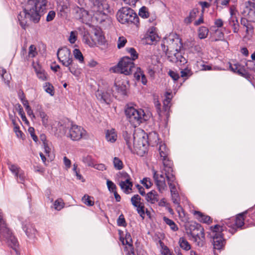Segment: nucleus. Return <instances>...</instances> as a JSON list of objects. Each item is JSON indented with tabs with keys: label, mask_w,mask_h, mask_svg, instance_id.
I'll return each mask as SVG.
<instances>
[{
	"label": "nucleus",
	"mask_w": 255,
	"mask_h": 255,
	"mask_svg": "<svg viewBox=\"0 0 255 255\" xmlns=\"http://www.w3.org/2000/svg\"><path fill=\"white\" fill-rule=\"evenodd\" d=\"M47 0H28L27 4L17 15V19L21 27L25 30L28 26L27 19L38 23L41 17L45 13Z\"/></svg>",
	"instance_id": "obj_1"
},
{
	"label": "nucleus",
	"mask_w": 255,
	"mask_h": 255,
	"mask_svg": "<svg viewBox=\"0 0 255 255\" xmlns=\"http://www.w3.org/2000/svg\"><path fill=\"white\" fill-rule=\"evenodd\" d=\"M127 51L130 54L131 58L125 56L121 58L118 64L111 68V71L114 73H119L128 75L132 73L135 69V64L133 61L138 57V54L133 47L127 48Z\"/></svg>",
	"instance_id": "obj_2"
},
{
	"label": "nucleus",
	"mask_w": 255,
	"mask_h": 255,
	"mask_svg": "<svg viewBox=\"0 0 255 255\" xmlns=\"http://www.w3.org/2000/svg\"><path fill=\"white\" fill-rule=\"evenodd\" d=\"M0 240L6 242L8 245L10 246L15 252L17 255H20L18 250V243L17 239L13 235L11 231L7 227L5 221L3 219L2 214L0 210Z\"/></svg>",
	"instance_id": "obj_3"
},
{
	"label": "nucleus",
	"mask_w": 255,
	"mask_h": 255,
	"mask_svg": "<svg viewBox=\"0 0 255 255\" xmlns=\"http://www.w3.org/2000/svg\"><path fill=\"white\" fill-rule=\"evenodd\" d=\"M117 19L122 24H133L136 26L139 25L138 16L134 11L128 7H123L117 12Z\"/></svg>",
	"instance_id": "obj_4"
},
{
	"label": "nucleus",
	"mask_w": 255,
	"mask_h": 255,
	"mask_svg": "<svg viewBox=\"0 0 255 255\" xmlns=\"http://www.w3.org/2000/svg\"><path fill=\"white\" fill-rule=\"evenodd\" d=\"M210 229L212 232V238L214 249L221 251L224 248L226 243L223 233L226 229V227L224 225H216L210 227Z\"/></svg>",
	"instance_id": "obj_5"
},
{
	"label": "nucleus",
	"mask_w": 255,
	"mask_h": 255,
	"mask_svg": "<svg viewBox=\"0 0 255 255\" xmlns=\"http://www.w3.org/2000/svg\"><path fill=\"white\" fill-rule=\"evenodd\" d=\"M125 114L129 122L135 128L145 121V114L141 109H136L132 107H128L125 110Z\"/></svg>",
	"instance_id": "obj_6"
},
{
	"label": "nucleus",
	"mask_w": 255,
	"mask_h": 255,
	"mask_svg": "<svg viewBox=\"0 0 255 255\" xmlns=\"http://www.w3.org/2000/svg\"><path fill=\"white\" fill-rule=\"evenodd\" d=\"M248 213V211H246L238 214L235 218L232 217L226 219L224 221L225 224L230 228L229 230L230 233L233 235L239 229H243V227L245 225V220Z\"/></svg>",
	"instance_id": "obj_7"
},
{
	"label": "nucleus",
	"mask_w": 255,
	"mask_h": 255,
	"mask_svg": "<svg viewBox=\"0 0 255 255\" xmlns=\"http://www.w3.org/2000/svg\"><path fill=\"white\" fill-rule=\"evenodd\" d=\"M189 233L198 247H203L205 244L204 229L196 222L191 224L189 227Z\"/></svg>",
	"instance_id": "obj_8"
},
{
	"label": "nucleus",
	"mask_w": 255,
	"mask_h": 255,
	"mask_svg": "<svg viewBox=\"0 0 255 255\" xmlns=\"http://www.w3.org/2000/svg\"><path fill=\"white\" fill-rule=\"evenodd\" d=\"M59 61L64 66H68L72 64L73 58L70 50L64 47L59 48L57 52Z\"/></svg>",
	"instance_id": "obj_9"
},
{
	"label": "nucleus",
	"mask_w": 255,
	"mask_h": 255,
	"mask_svg": "<svg viewBox=\"0 0 255 255\" xmlns=\"http://www.w3.org/2000/svg\"><path fill=\"white\" fill-rule=\"evenodd\" d=\"M165 42L168 45L170 50H175V51L180 50L182 47L181 39L179 38V35L176 33H170V34L165 37Z\"/></svg>",
	"instance_id": "obj_10"
},
{
	"label": "nucleus",
	"mask_w": 255,
	"mask_h": 255,
	"mask_svg": "<svg viewBox=\"0 0 255 255\" xmlns=\"http://www.w3.org/2000/svg\"><path fill=\"white\" fill-rule=\"evenodd\" d=\"M96 96L102 104L110 105L112 102V90L111 89H99L96 92Z\"/></svg>",
	"instance_id": "obj_11"
},
{
	"label": "nucleus",
	"mask_w": 255,
	"mask_h": 255,
	"mask_svg": "<svg viewBox=\"0 0 255 255\" xmlns=\"http://www.w3.org/2000/svg\"><path fill=\"white\" fill-rule=\"evenodd\" d=\"M74 17L80 22L87 24L90 20L89 12L82 7L76 6L73 8Z\"/></svg>",
	"instance_id": "obj_12"
},
{
	"label": "nucleus",
	"mask_w": 255,
	"mask_h": 255,
	"mask_svg": "<svg viewBox=\"0 0 255 255\" xmlns=\"http://www.w3.org/2000/svg\"><path fill=\"white\" fill-rule=\"evenodd\" d=\"M86 131L81 127L73 125L69 132V136L73 140H78L83 137Z\"/></svg>",
	"instance_id": "obj_13"
},
{
	"label": "nucleus",
	"mask_w": 255,
	"mask_h": 255,
	"mask_svg": "<svg viewBox=\"0 0 255 255\" xmlns=\"http://www.w3.org/2000/svg\"><path fill=\"white\" fill-rule=\"evenodd\" d=\"M141 198L138 194L134 195L130 199V201L132 205L136 207L137 213L139 214L140 216L144 219L145 212L144 206L143 203L141 202Z\"/></svg>",
	"instance_id": "obj_14"
},
{
	"label": "nucleus",
	"mask_w": 255,
	"mask_h": 255,
	"mask_svg": "<svg viewBox=\"0 0 255 255\" xmlns=\"http://www.w3.org/2000/svg\"><path fill=\"white\" fill-rule=\"evenodd\" d=\"M121 174V178L125 179V181H122L119 185L121 189L124 190L125 193H128L129 190H132L133 183L130 181L131 178L128 173L126 172H122Z\"/></svg>",
	"instance_id": "obj_15"
},
{
	"label": "nucleus",
	"mask_w": 255,
	"mask_h": 255,
	"mask_svg": "<svg viewBox=\"0 0 255 255\" xmlns=\"http://www.w3.org/2000/svg\"><path fill=\"white\" fill-rule=\"evenodd\" d=\"M21 225L22 230L28 238L33 239L35 237L37 231L32 224L26 220L21 222Z\"/></svg>",
	"instance_id": "obj_16"
},
{
	"label": "nucleus",
	"mask_w": 255,
	"mask_h": 255,
	"mask_svg": "<svg viewBox=\"0 0 255 255\" xmlns=\"http://www.w3.org/2000/svg\"><path fill=\"white\" fill-rule=\"evenodd\" d=\"M153 179L155 182L156 185L160 192L166 187L165 178L163 174H159L155 170L153 171Z\"/></svg>",
	"instance_id": "obj_17"
},
{
	"label": "nucleus",
	"mask_w": 255,
	"mask_h": 255,
	"mask_svg": "<svg viewBox=\"0 0 255 255\" xmlns=\"http://www.w3.org/2000/svg\"><path fill=\"white\" fill-rule=\"evenodd\" d=\"M246 4L249 20L250 22H255V2L249 0L246 2Z\"/></svg>",
	"instance_id": "obj_18"
},
{
	"label": "nucleus",
	"mask_w": 255,
	"mask_h": 255,
	"mask_svg": "<svg viewBox=\"0 0 255 255\" xmlns=\"http://www.w3.org/2000/svg\"><path fill=\"white\" fill-rule=\"evenodd\" d=\"M96 10L100 12L108 10L109 5L105 0H90Z\"/></svg>",
	"instance_id": "obj_19"
},
{
	"label": "nucleus",
	"mask_w": 255,
	"mask_h": 255,
	"mask_svg": "<svg viewBox=\"0 0 255 255\" xmlns=\"http://www.w3.org/2000/svg\"><path fill=\"white\" fill-rule=\"evenodd\" d=\"M193 214L196 216V219L200 222L207 224H210L212 222V219L209 216L206 215L200 211H194Z\"/></svg>",
	"instance_id": "obj_20"
},
{
	"label": "nucleus",
	"mask_w": 255,
	"mask_h": 255,
	"mask_svg": "<svg viewBox=\"0 0 255 255\" xmlns=\"http://www.w3.org/2000/svg\"><path fill=\"white\" fill-rule=\"evenodd\" d=\"M162 160L164 167L165 174L168 175L173 174L174 171L172 168L173 162L169 159L168 155L167 157L162 158Z\"/></svg>",
	"instance_id": "obj_21"
},
{
	"label": "nucleus",
	"mask_w": 255,
	"mask_h": 255,
	"mask_svg": "<svg viewBox=\"0 0 255 255\" xmlns=\"http://www.w3.org/2000/svg\"><path fill=\"white\" fill-rule=\"evenodd\" d=\"M231 17L229 19V25L233 27L234 33H237L239 30V24L237 18L233 15V11L230 9Z\"/></svg>",
	"instance_id": "obj_22"
},
{
	"label": "nucleus",
	"mask_w": 255,
	"mask_h": 255,
	"mask_svg": "<svg viewBox=\"0 0 255 255\" xmlns=\"http://www.w3.org/2000/svg\"><path fill=\"white\" fill-rule=\"evenodd\" d=\"M145 200L151 204H155L158 201V194L157 192L152 190L145 195Z\"/></svg>",
	"instance_id": "obj_23"
},
{
	"label": "nucleus",
	"mask_w": 255,
	"mask_h": 255,
	"mask_svg": "<svg viewBox=\"0 0 255 255\" xmlns=\"http://www.w3.org/2000/svg\"><path fill=\"white\" fill-rule=\"evenodd\" d=\"M180 51V50L175 51V50H170L169 52L166 53L167 60L172 63H175L178 62L177 59L181 53Z\"/></svg>",
	"instance_id": "obj_24"
},
{
	"label": "nucleus",
	"mask_w": 255,
	"mask_h": 255,
	"mask_svg": "<svg viewBox=\"0 0 255 255\" xmlns=\"http://www.w3.org/2000/svg\"><path fill=\"white\" fill-rule=\"evenodd\" d=\"M199 13V9L198 8H194L190 11L189 15L184 18V22L187 25L190 24L195 19Z\"/></svg>",
	"instance_id": "obj_25"
},
{
	"label": "nucleus",
	"mask_w": 255,
	"mask_h": 255,
	"mask_svg": "<svg viewBox=\"0 0 255 255\" xmlns=\"http://www.w3.org/2000/svg\"><path fill=\"white\" fill-rule=\"evenodd\" d=\"M82 40L85 43L88 44L90 47H93L95 44V41L87 30H85L84 29V31L82 32Z\"/></svg>",
	"instance_id": "obj_26"
},
{
	"label": "nucleus",
	"mask_w": 255,
	"mask_h": 255,
	"mask_svg": "<svg viewBox=\"0 0 255 255\" xmlns=\"http://www.w3.org/2000/svg\"><path fill=\"white\" fill-rule=\"evenodd\" d=\"M114 86L118 94L124 96L127 95V86L124 82H115Z\"/></svg>",
	"instance_id": "obj_27"
},
{
	"label": "nucleus",
	"mask_w": 255,
	"mask_h": 255,
	"mask_svg": "<svg viewBox=\"0 0 255 255\" xmlns=\"http://www.w3.org/2000/svg\"><path fill=\"white\" fill-rule=\"evenodd\" d=\"M165 176L167 178L168 184L170 189V192H172L176 191V186L175 184L174 183V182L175 181L176 179L174 173L168 175H165Z\"/></svg>",
	"instance_id": "obj_28"
},
{
	"label": "nucleus",
	"mask_w": 255,
	"mask_h": 255,
	"mask_svg": "<svg viewBox=\"0 0 255 255\" xmlns=\"http://www.w3.org/2000/svg\"><path fill=\"white\" fill-rule=\"evenodd\" d=\"M123 136L126 141L128 148L130 150H132V142L131 133H128L127 131H123Z\"/></svg>",
	"instance_id": "obj_29"
},
{
	"label": "nucleus",
	"mask_w": 255,
	"mask_h": 255,
	"mask_svg": "<svg viewBox=\"0 0 255 255\" xmlns=\"http://www.w3.org/2000/svg\"><path fill=\"white\" fill-rule=\"evenodd\" d=\"M120 240L124 245L126 244L128 245L129 247H132L133 246L132 240L130 234L128 232L126 233L125 238L120 237Z\"/></svg>",
	"instance_id": "obj_30"
},
{
	"label": "nucleus",
	"mask_w": 255,
	"mask_h": 255,
	"mask_svg": "<svg viewBox=\"0 0 255 255\" xmlns=\"http://www.w3.org/2000/svg\"><path fill=\"white\" fill-rule=\"evenodd\" d=\"M209 33V29L206 26H201L198 29V37L200 39H205L206 38Z\"/></svg>",
	"instance_id": "obj_31"
},
{
	"label": "nucleus",
	"mask_w": 255,
	"mask_h": 255,
	"mask_svg": "<svg viewBox=\"0 0 255 255\" xmlns=\"http://www.w3.org/2000/svg\"><path fill=\"white\" fill-rule=\"evenodd\" d=\"M117 134L114 129L107 130L106 134V138L108 141L114 142L117 140Z\"/></svg>",
	"instance_id": "obj_32"
},
{
	"label": "nucleus",
	"mask_w": 255,
	"mask_h": 255,
	"mask_svg": "<svg viewBox=\"0 0 255 255\" xmlns=\"http://www.w3.org/2000/svg\"><path fill=\"white\" fill-rule=\"evenodd\" d=\"M44 91L50 94V96H53L54 95V88L52 84L49 82H45L43 86Z\"/></svg>",
	"instance_id": "obj_33"
},
{
	"label": "nucleus",
	"mask_w": 255,
	"mask_h": 255,
	"mask_svg": "<svg viewBox=\"0 0 255 255\" xmlns=\"http://www.w3.org/2000/svg\"><path fill=\"white\" fill-rule=\"evenodd\" d=\"M16 109L17 110V111L18 112V114L21 117V118L22 120L24 122V123L26 125L28 126L29 125V122L27 120V119H26V116L25 115V113H24V112L23 111V108H22V107H21V106L19 104H18L17 105Z\"/></svg>",
	"instance_id": "obj_34"
},
{
	"label": "nucleus",
	"mask_w": 255,
	"mask_h": 255,
	"mask_svg": "<svg viewBox=\"0 0 255 255\" xmlns=\"http://www.w3.org/2000/svg\"><path fill=\"white\" fill-rule=\"evenodd\" d=\"M238 74L246 78L251 82L252 81V75L244 68V67H243V69L238 70Z\"/></svg>",
	"instance_id": "obj_35"
},
{
	"label": "nucleus",
	"mask_w": 255,
	"mask_h": 255,
	"mask_svg": "<svg viewBox=\"0 0 255 255\" xmlns=\"http://www.w3.org/2000/svg\"><path fill=\"white\" fill-rule=\"evenodd\" d=\"M138 15L144 19L149 17L150 14L148 8L145 6H142L139 10Z\"/></svg>",
	"instance_id": "obj_36"
},
{
	"label": "nucleus",
	"mask_w": 255,
	"mask_h": 255,
	"mask_svg": "<svg viewBox=\"0 0 255 255\" xmlns=\"http://www.w3.org/2000/svg\"><path fill=\"white\" fill-rule=\"evenodd\" d=\"M179 244L180 248L185 251H188L191 249V246L188 242L183 237L179 239Z\"/></svg>",
	"instance_id": "obj_37"
},
{
	"label": "nucleus",
	"mask_w": 255,
	"mask_h": 255,
	"mask_svg": "<svg viewBox=\"0 0 255 255\" xmlns=\"http://www.w3.org/2000/svg\"><path fill=\"white\" fill-rule=\"evenodd\" d=\"M35 70L36 75L39 79L42 81H46L48 80L47 74L44 70L41 69H37L35 68Z\"/></svg>",
	"instance_id": "obj_38"
},
{
	"label": "nucleus",
	"mask_w": 255,
	"mask_h": 255,
	"mask_svg": "<svg viewBox=\"0 0 255 255\" xmlns=\"http://www.w3.org/2000/svg\"><path fill=\"white\" fill-rule=\"evenodd\" d=\"M163 220L164 222L168 225L170 226V229L173 231H176L178 230V228L174 222L168 218L166 217H164L163 218Z\"/></svg>",
	"instance_id": "obj_39"
},
{
	"label": "nucleus",
	"mask_w": 255,
	"mask_h": 255,
	"mask_svg": "<svg viewBox=\"0 0 255 255\" xmlns=\"http://www.w3.org/2000/svg\"><path fill=\"white\" fill-rule=\"evenodd\" d=\"M158 150L161 158L167 157L168 154V149L166 148L164 143L160 145Z\"/></svg>",
	"instance_id": "obj_40"
},
{
	"label": "nucleus",
	"mask_w": 255,
	"mask_h": 255,
	"mask_svg": "<svg viewBox=\"0 0 255 255\" xmlns=\"http://www.w3.org/2000/svg\"><path fill=\"white\" fill-rule=\"evenodd\" d=\"M249 19L242 17L241 19V24L246 28V32L249 33V31L253 29L252 25L249 23Z\"/></svg>",
	"instance_id": "obj_41"
},
{
	"label": "nucleus",
	"mask_w": 255,
	"mask_h": 255,
	"mask_svg": "<svg viewBox=\"0 0 255 255\" xmlns=\"http://www.w3.org/2000/svg\"><path fill=\"white\" fill-rule=\"evenodd\" d=\"M73 55L74 57L79 60V61L82 63L84 62V56L81 52V51L79 49H74L73 50Z\"/></svg>",
	"instance_id": "obj_42"
},
{
	"label": "nucleus",
	"mask_w": 255,
	"mask_h": 255,
	"mask_svg": "<svg viewBox=\"0 0 255 255\" xmlns=\"http://www.w3.org/2000/svg\"><path fill=\"white\" fill-rule=\"evenodd\" d=\"M171 194L173 203L180 207V198L177 191L171 192Z\"/></svg>",
	"instance_id": "obj_43"
},
{
	"label": "nucleus",
	"mask_w": 255,
	"mask_h": 255,
	"mask_svg": "<svg viewBox=\"0 0 255 255\" xmlns=\"http://www.w3.org/2000/svg\"><path fill=\"white\" fill-rule=\"evenodd\" d=\"M113 164L114 167L117 170H121L124 167L123 161L117 157H114Z\"/></svg>",
	"instance_id": "obj_44"
},
{
	"label": "nucleus",
	"mask_w": 255,
	"mask_h": 255,
	"mask_svg": "<svg viewBox=\"0 0 255 255\" xmlns=\"http://www.w3.org/2000/svg\"><path fill=\"white\" fill-rule=\"evenodd\" d=\"M7 165L9 169L14 175L17 174V172L21 169L17 165L12 164L10 162H7Z\"/></svg>",
	"instance_id": "obj_45"
},
{
	"label": "nucleus",
	"mask_w": 255,
	"mask_h": 255,
	"mask_svg": "<svg viewBox=\"0 0 255 255\" xmlns=\"http://www.w3.org/2000/svg\"><path fill=\"white\" fill-rule=\"evenodd\" d=\"M91 198H93L89 195H85L82 199V202L88 206H92L94 204V202L91 199Z\"/></svg>",
	"instance_id": "obj_46"
},
{
	"label": "nucleus",
	"mask_w": 255,
	"mask_h": 255,
	"mask_svg": "<svg viewBox=\"0 0 255 255\" xmlns=\"http://www.w3.org/2000/svg\"><path fill=\"white\" fill-rule=\"evenodd\" d=\"M15 177L17 178V181L19 183H23V182L25 180V175L24 171L20 169L18 172L17 174H15Z\"/></svg>",
	"instance_id": "obj_47"
},
{
	"label": "nucleus",
	"mask_w": 255,
	"mask_h": 255,
	"mask_svg": "<svg viewBox=\"0 0 255 255\" xmlns=\"http://www.w3.org/2000/svg\"><path fill=\"white\" fill-rule=\"evenodd\" d=\"M229 64L230 69L234 73H236L237 74L238 70L243 69V68L244 67V66H241V65L239 63L235 64L233 65L231 63H229Z\"/></svg>",
	"instance_id": "obj_48"
},
{
	"label": "nucleus",
	"mask_w": 255,
	"mask_h": 255,
	"mask_svg": "<svg viewBox=\"0 0 255 255\" xmlns=\"http://www.w3.org/2000/svg\"><path fill=\"white\" fill-rule=\"evenodd\" d=\"M64 203L61 198L56 200L54 204V208L56 210L59 211L64 207Z\"/></svg>",
	"instance_id": "obj_49"
},
{
	"label": "nucleus",
	"mask_w": 255,
	"mask_h": 255,
	"mask_svg": "<svg viewBox=\"0 0 255 255\" xmlns=\"http://www.w3.org/2000/svg\"><path fill=\"white\" fill-rule=\"evenodd\" d=\"M83 161L84 163L89 166L93 167L94 166V160L92 156L90 155H87L86 156L83 157Z\"/></svg>",
	"instance_id": "obj_50"
},
{
	"label": "nucleus",
	"mask_w": 255,
	"mask_h": 255,
	"mask_svg": "<svg viewBox=\"0 0 255 255\" xmlns=\"http://www.w3.org/2000/svg\"><path fill=\"white\" fill-rule=\"evenodd\" d=\"M140 182L146 189L150 188L153 185L150 178L147 177L143 178V179L140 181Z\"/></svg>",
	"instance_id": "obj_51"
},
{
	"label": "nucleus",
	"mask_w": 255,
	"mask_h": 255,
	"mask_svg": "<svg viewBox=\"0 0 255 255\" xmlns=\"http://www.w3.org/2000/svg\"><path fill=\"white\" fill-rule=\"evenodd\" d=\"M132 73H133L134 78L137 80H139L140 79V77H141V74L143 73V72L141 71L140 68L135 67V69H133V70L131 74ZM129 75H130V74Z\"/></svg>",
	"instance_id": "obj_52"
},
{
	"label": "nucleus",
	"mask_w": 255,
	"mask_h": 255,
	"mask_svg": "<svg viewBox=\"0 0 255 255\" xmlns=\"http://www.w3.org/2000/svg\"><path fill=\"white\" fill-rule=\"evenodd\" d=\"M117 225L118 226L121 227H126L127 224L126 222V220L125 219L124 216L123 214L120 215L117 220Z\"/></svg>",
	"instance_id": "obj_53"
},
{
	"label": "nucleus",
	"mask_w": 255,
	"mask_h": 255,
	"mask_svg": "<svg viewBox=\"0 0 255 255\" xmlns=\"http://www.w3.org/2000/svg\"><path fill=\"white\" fill-rule=\"evenodd\" d=\"M69 7L66 4H63L58 7V10L61 16H64L68 11Z\"/></svg>",
	"instance_id": "obj_54"
},
{
	"label": "nucleus",
	"mask_w": 255,
	"mask_h": 255,
	"mask_svg": "<svg viewBox=\"0 0 255 255\" xmlns=\"http://www.w3.org/2000/svg\"><path fill=\"white\" fill-rule=\"evenodd\" d=\"M107 185L109 190L111 192L116 191L117 186L112 181L108 179L107 180Z\"/></svg>",
	"instance_id": "obj_55"
},
{
	"label": "nucleus",
	"mask_w": 255,
	"mask_h": 255,
	"mask_svg": "<svg viewBox=\"0 0 255 255\" xmlns=\"http://www.w3.org/2000/svg\"><path fill=\"white\" fill-rule=\"evenodd\" d=\"M170 96H171V93H166V99L163 101L164 108L165 111L170 107V106H168L171 102V98L169 97Z\"/></svg>",
	"instance_id": "obj_56"
},
{
	"label": "nucleus",
	"mask_w": 255,
	"mask_h": 255,
	"mask_svg": "<svg viewBox=\"0 0 255 255\" xmlns=\"http://www.w3.org/2000/svg\"><path fill=\"white\" fill-rule=\"evenodd\" d=\"M215 41L223 40L224 38V33L221 30L217 29L215 30Z\"/></svg>",
	"instance_id": "obj_57"
},
{
	"label": "nucleus",
	"mask_w": 255,
	"mask_h": 255,
	"mask_svg": "<svg viewBox=\"0 0 255 255\" xmlns=\"http://www.w3.org/2000/svg\"><path fill=\"white\" fill-rule=\"evenodd\" d=\"M127 40L126 38L124 36H120L118 41V48L121 49L124 47L127 43Z\"/></svg>",
	"instance_id": "obj_58"
},
{
	"label": "nucleus",
	"mask_w": 255,
	"mask_h": 255,
	"mask_svg": "<svg viewBox=\"0 0 255 255\" xmlns=\"http://www.w3.org/2000/svg\"><path fill=\"white\" fill-rule=\"evenodd\" d=\"M192 75V72L191 69L186 68L181 71V76L183 78L186 77L188 78Z\"/></svg>",
	"instance_id": "obj_59"
},
{
	"label": "nucleus",
	"mask_w": 255,
	"mask_h": 255,
	"mask_svg": "<svg viewBox=\"0 0 255 255\" xmlns=\"http://www.w3.org/2000/svg\"><path fill=\"white\" fill-rule=\"evenodd\" d=\"M41 119L42 123L43 126L47 127L48 125V116L46 113L41 114L39 116Z\"/></svg>",
	"instance_id": "obj_60"
},
{
	"label": "nucleus",
	"mask_w": 255,
	"mask_h": 255,
	"mask_svg": "<svg viewBox=\"0 0 255 255\" xmlns=\"http://www.w3.org/2000/svg\"><path fill=\"white\" fill-rule=\"evenodd\" d=\"M28 131L31 135V137L32 138L33 140L37 142L38 140V138L36 135L35 134V129L33 127H29L28 129Z\"/></svg>",
	"instance_id": "obj_61"
},
{
	"label": "nucleus",
	"mask_w": 255,
	"mask_h": 255,
	"mask_svg": "<svg viewBox=\"0 0 255 255\" xmlns=\"http://www.w3.org/2000/svg\"><path fill=\"white\" fill-rule=\"evenodd\" d=\"M168 75L170 76V77L174 80V81H177L179 78V75L178 73L176 72H175L173 70H170L168 71Z\"/></svg>",
	"instance_id": "obj_62"
},
{
	"label": "nucleus",
	"mask_w": 255,
	"mask_h": 255,
	"mask_svg": "<svg viewBox=\"0 0 255 255\" xmlns=\"http://www.w3.org/2000/svg\"><path fill=\"white\" fill-rule=\"evenodd\" d=\"M35 110L36 113L38 114V116H41V114H45V112L43 109L42 106L40 104H37L35 105Z\"/></svg>",
	"instance_id": "obj_63"
},
{
	"label": "nucleus",
	"mask_w": 255,
	"mask_h": 255,
	"mask_svg": "<svg viewBox=\"0 0 255 255\" xmlns=\"http://www.w3.org/2000/svg\"><path fill=\"white\" fill-rule=\"evenodd\" d=\"M55 15H56V13L54 11H53V10L49 11L47 15V16H46V21L49 22V21H51L52 20H53L54 17H55Z\"/></svg>",
	"instance_id": "obj_64"
}]
</instances>
